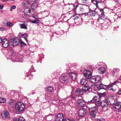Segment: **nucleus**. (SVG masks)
<instances>
[{
  "mask_svg": "<svg viewBox=\"0 0 121 121\" xmlns=\"http://www.w3.org/2000/svg\"><path fill=\"white\" fill-rule=\"evenodd\" d=\"M97 21L100 23L103 24L102 26L105 28H107L110 24V21L108 19H105L104 15H99Z\"/></svg>",
  "mask_w": 121,
  "mask_h": 121,
  "instance_id": "nucleus-1",
  "label": "nucleus"
},
{
  "mask_svg": "<svg viewBox=\"0 0 121 121\" xmlns=\"http://www.w3.org/2000/svg\"><path fill=\"white\" fill-rule=\"evenodd\" d=\"M6 57L13 62L15 61L22 62L24 60V57L22 56L21 55L16 57V56H15L14 54L11 55L10 56L7 55L6 56Z\"/></svg>",
  "mask_w": 121,
  "mask_h": 121,
  "instance_id": "nucleus-2",
  "label": "nucleus"
},
{
  "mask_svg": "<svg viewBox=\"0 0 121 121\" xmlns=\"http://www.w3.org/2000/svg\"><path fill=\"white\" fill-rule=\"evenodd\" d=\"M25 105L22 102H18L15 104V109L17 111L21 112L23 111L25 108Z\"/></svg>",
  "mask_w": 121,
  "mask_h": 121,
  "instance_id": "nucleus-3",
  "label": "nucleus"
},
{
  "mask_svg": "<svg viewBox=\"0 0 121 121\" xmlns=\"http://www.w3.org/2000/svg\"><path fill=\"white\" fill-rule=\"evenodd\" d=\"M101 78V77L99 75L92 76L90 82L92 83H97L100 81Z\"/></svg>",
  "mask_w": 121,
  "mask_h": 121,
  "instance_id": "nucleus-4",
  "label": "nucleus"
},
{
  "mask_svg": "<svg viewBox=\"0 0 121 121\" xmlns=\"http://www.w3.org/2000/svg\"><path fill=\"white\" fill-rule=\"evenodd\" d=\"M83 74L86 78L88 79H91L92 74L91 71L90 70L88 69L85 70L83 72Z\"/></svg>",
  "mask_w": 121,
  "mask_h": 121,
  "instance_id": "nucleus-5",
  "label": "nucleus"
},
{
  "mask_svg": "<svg viewBox=\"0 0 121 121\" xmlns=\"http://www.w3.org/2000/svg\"><path fill=\"white\" fill-rule=\"evenodd\" d=\"M19 43V39L16 38H13L10 41V43L13 46L17 45Z\"/></svg>",
  "mask_w": 121,
  "mask_h": 121,
  "instance_id": "nucleus-6",
  "label": "nucleus"
},
{
  "mask_svg": "<svg viewBox=\"0 0 121 121\" xmlns=\"http://www.w3.org/2000/svg\"><path fill=\"white\" fill-rule=\"evenodd\" d=\"M95 107H93L89 108V110L91 116L93 117H95L96 116L95 114L96 113L97 110Z\"/></svg>",
  "mask_w": 121,
  "mask_h": 121,
  "instance_id": "nucleus-7",
  "label": "nucleus"
},
{
  "mask_svg": "<svg viewBox=\"0 0 121 121\" xmlns=\"http://www.w3.org/2000/svg\"><path fill=\"white\" fill-rule=\"evenodd\" d=\"M109 100H105L101 102V106L103 108L107 107L108 105L112 104Z\"/></svg>",
  "mask_w": 121,
  "mask_h": 121,
  "instance_id": "nucleus-8",
  "label": "nucleus"
},
{
  "mask_svg": "<svg viewBox=\"0 0 121 121\" xmlns=\"http://www.w3.org/2000/svg\"><path fill=\"white\" fill-rule=\"evenodd\" d=\"M86 110L84 108H82L80 109L78 111V115L80 117H84L86 115Z\"/></svg>",
  "mask_w": 121,
  "mask_h": 121,
  "instance_id": "nucleus-9",
  "label": "nucleus"
},
{
  "mask_svg": "<svg viewBox=\"0 0 121 121\" xmlns=\"http://www.w3.org/2000/svg\"><path fill=\"white\" fill-rule=\"evenodd\" d=\"M55 121H64L63 114L59 113L57 114L55 117Z\"/></svg>",
  "mask_w": 121,
  "mask_h": 121,
  "instance_id": "nucleus-10",
  "label": "nucleus"
},
{
  "mask_svg": "<svg viewBox=\"0 0 121 121\" xmlns=\"http://www.w3.org/2000/svg\"><path fill=\"white\" fill-rule=\"evenodd\" d=\"M9 42L6 39H3L2 44L4 47L7 48L9 46Z\"/></svg>",
  "mask_w": 121,
  "mask_h": 121,
  "instance_id": "nucleus-11",
  "label": "nucleus"
},
{
  "mask_svg": "<svg viewBox=\"0 0 121 121\" xmlns=\"http://www.w3.org/2000/svg\"><path fill=\"white\" fill-rule=\"evenodd\" d=\"M70 78L73 81H74L76 78L77 75V74L75 73L70 72H68Z\"/></svg>",
  "mask_w": 121,
  "mask_h": 121,
  "instance_id": "nucleus-12",
  "label": "nucleus"
},
{
  "mask_svg": "<svg viewBox=\"0 0 121 121\" xmlns=\"http://www.w3.org/2000/svg\"><path fill=\"white\" fill-rule=\"evenodd\" d=\"M68 77L65 75L62 76L60 78V81L64 83H66L68 81Z\"/></svg>",
  "mask_w": 121,
  "mask_h": 121,
  "instance_id": "nucleus-13",
  "label": "nucleus"
},
{
  "mask_svg": "<svg viewBox=\"0 0 121 121\" xmlns=\"http://www.w3.org/2000/svg\"><path fill=\"white\" fill-rule=\"evenodd\" d=\"M73 99L74 100L73 98L72 97V98L70 96L68 98L66 99L67 100V101H68V103L71 106H73V104H74V103H73L72 101Z\"/></svg>",
  "mask_w": 121,
  "mask_h": 121,
  "instance_id": "nucleus-14",
  "label": "nucleus"
},
{
  "mask_svg": "<svg viewBox=\"0 0 121 121\" xmlns=\"http://www.w3.org/2000/svg\"><path fill=\"white\" fill-rule=\"evenodd\" d=\"M78 103L79 105L82 107L86 105L85 101L82 99L79 100L78 101Z\"/></svg>",
  "mask_w": 121,
  "mask_h": 121,
  "instance_id": "nucleus-15",
  "label": "nucleus"
},
{
  "mask_svg": "<svg viewBox=\"0 0 121 121\" xmlns=\"http://www.w3.org/2000/svg\"><path fill=\"white\" fill-rule=\"evenodd\" d=\"M71 17L72 19H73L75 23H77V24H79V22L78 21L79 19L78 16L75 15L72 16Z\"/></svg>",
  "mask_w": 121,
  "mask_h": 121,
  "instance_id": "nucleus-16",
  "label": "nucleus"
},
{
  "mask_svg": "<svg viewBox=\"0 0 121 121\" xmlns=\"http://www.w3.org/2000/svg\"><path fill=\"white\" fill-rule=\"evenodd\" d=\"M106 71L105 68L103 67H101L98 69V72L100 74L104 73Z\"/></svg>",
  "mask_w": 121,
  "mask_h": 121,
  "instance_id": "nucleus-17",
  "label": "nucleus"
},
{
  "mask_svg": "<svg viewBox=\"0 0 121 121\" xmlns=\"http://www.w3.org/2000/svg\"><path fill=\"white\" fill-rule=\"evenodd\" d=\"M114 104V107L117 109H119L121 108V102H118Z\"/></svg>",
  "mask_w": 121,
  "mask_h": 121,
  "instance_id": "nucleus-18",
  "label": "nucleus"
},
{
  "mask_svg": "<svg viewBox=\"0 0 121 121\" xmlns=\"http://www.w3.org/2000/svg\"><path fill=\"white\" fill-rule=\"evenodd\" d=\"M4 114L5 118L8 119H10V118L9 115V113L6 109H4Z\"/></svg>",
  "mask_w": 121,
  "mask_h": 121,
  "instance_id": "nucleus-19",
  "label": "nucleus"
},
{
  "mask_svg": "<svg viewBox=\"0 0 121 121\" xmlns=\"http://www.w3.org/2000/svg\"><path fill=\"white\" fill-rule=\"evenodd\" d=\"M29 4L30 2L28 0H25L22 3V4L24 7L26 8L28 7Z\"/></svg>",
  "mask_w": 121,
  "mask_h": 121,
  "instance_id": "nucleus-20",
  "label": "nucleus"
},
{
  "mask_svg": "<svg viewBox=\"0 0 121 121\" xmlns=\"http://www.w3.org/2000/svg\"><path fill=\"white\" fill-rule=\"evenodd\" d=\"M31 8L33 10H35L38 7V4L35 2H34L31 4Z\"/></svg>",
  "mask_w": 121,
  "mask_h": 121,
  "instance_id": "nucleus-21",
  "label": "nucleus"
},
{
  "mask_svg": "<svg viewBox=\"0 0 121 121\" xmlns=\"http://www.w3.org/2000/svg\"><path fill=\"white\" fill-rule=\"evenodd\" d=\"M98 12H96L95 11L91 10L89 13V15L90 16H94L98 14Z\"/></svg>",
  "mask_w": 121,
  "mask_h": 121,
  "instance_id": "nucleus-22",
  "label": "nucleus"
},
{
  "mask_svg": "<svg viewBox=\"0 0 121 121\" xmlns=\"http://www.w3.org/2000/svg\"><path fill=\"white\" fill-rule=\"evenodd\" d=\"M75 95L78 96L82 94V92L81 90L79 89H76L75 90Z\"/></svg>",
  "mask_w": 121,
  "mask_h": 121,
  "instance_id": "nucleus-23",
  "label": "nucleus"
},
{
  "mask_svg": "<svg viewBox=\"0 0 121 121\" xmlns=\"http://www.w3.org/2000/svg\"><path fill=\"white\" fill-rule=\"evenodd\" d=\"M68 23L69 25H71L72 26L73 25L75 22L74 20L72 19L71 17L70 19L68 20Z\"/></svg>",
  "mask_w": 121,
  "mask_h": 121,
  "instance_id": "nucleus-24",
  "label": "nucleus"
},
{
  "mask_svg": "<svg viewBox=\"0 0 121 121\" xmlns=\"http://www.w3.org/2000/svg\"><path fill=\"white\" fill-rule=\"evenodd\" d=\"M107 86V90H112L113 91H115V90H114L112 88L113 86L112 84L110 83L109 85H106Z\"/></svg>",
  "mask_w": 121,
  "mask_h": 121,
  "instance_id": "nucleus-25",
  "label": "nucleus"
},
{
  "mask_svg": "<svg viewBox=\"0 0 121 121\" xmlns=\"http://www.w3.org/2000/svg\"><path fill=\"white\" fill-rule=\"evenodd\" d=\"M87 82V81L85 79H82L80 81V83L81 85H85Z\"/></svg>",
  "mask_w": 121,
  "mask_h": 121,
  "instance_id": "nucleus-26",
  "label": "nucleus"
},
{
  "mask_svg": "<svg viewBox=\"0 0 121 121\" xmlns=\"http://www.w3.org/2000/svg\"><path fill=\"white\" fill-rule=\"evenodd\" d=\"M20 26L22 29H23L26 30L27 29V24L25 23L20 24Z\"/></svg>",
  "mask_w": 121,
  "mask_h": 121,
  "instance_id": "nucleus-27",
  "label": "nucleus"
},
{
  "mask_svg": "<svg viewBox=\"0 0 121 121\" xmlns=\"http://www.w3.org/2000/svg\"><path fill=\"white\" fill-rule=\"evenodd\" d=\"M99 88L100 89L107 90V86L106 85L101 84L99 86Z\"/></svg>",
  "mask_w": 121,
  "mask_h": 121,
  "instance_id": "nucleus-28",
  "label": "nucleus"
},
{
  "mask_svg": "<svg viewBox=\"0 0 121 121\" xmlns=\"http://www.w3.org/2000/svg\"><path fill=\"white\" fill-rule=\"evenodd\" d=\"M97 98L96 96L94 97L92 100L88 102V103L89 104L95 103L96 101L97 100Z\"/></svg>",
  "mask_w": 121,
  "mask_h": 121,
  "instance_id": "nucleus-29",
  "label": "nucleus"
},
{
  "mask_svg": "<svg viewBox=\"0 0 121 121\" xmlns=\"http://www.w3.org/2000/svg\"><path fill=\"white\" fill-rule=\"evenodd\" d=\"M82 5L87 6L89 4L88 0H82Z\"/></svg>",
  "mask_w": 121,
  "mask_h": 121,
  "instance_id": "nucleus-30",
  "label": "nucleus"
},
{
  "mask_svg": "<svg viewBox=\"0 0 121 121\" xmlns=\"http://www.w3.org/2000/svg\"><path fill=\"white\" fill-rule=\"evenodd\" d=\"M101 102L99 101L98 99H97V100L96 101L95 103V104L96 106L97 107H98L101 106Z\"/></svg>",
  "mask_w": 121,
  "mask_h": 121,
  "instance_id": "nucleus-31",
  "label": "nucleus"
},
{
  "mask_svg": "<svg viewBox=\"0 0 121 121\" xmlns=\"http://www.w3.org/2000/svg\"><path fill=\"white\" fill-rule=\"evenodd\" d=\"M82 89L85 92H86L90 89V87L88 86H85L82 88Z\"/></svg>",
  "mask_w": 121,
  "mask_h": 121,
  "instance_id": "nucleus-32",
  "label": "nucleus"
},
{
  "mask_svg": "<svg viewBox=\"0 0 121 121\" xmlns=\"http://www.w3.org/2000/svg\"><path fill=\"white\" fill-rule=\"evenodd\" d=\"M53 90V87L51 86H49L47 88V91L48 92H52Z\"/></svg>",
  "mask_w": 121,
  "mask_h": 121,
  "instance_id": "nucleus-33",
  "label": "nucleus"
},
{
  "mask_svg": "<svg viewBox=\"0 0 121 121\" xmlns=\"http://www.w3.org/2000/svg\"><path fill=\"white\" fill-rule=\"evenodd\" d=\"M21 36H22V38H23L26 42L28 41V40L26 38L28 37L27 34H22Z\"/></svg>",
  "mask_w": 121,
  "mask_h": 121,
  "instance_id": "nucleus-34",
  "label": "nucleus"
},
{
  "mask_svg": "<svg viewBox=\"0 0 121 121\" xmlns=\"http://www.w3.org/2000/svg\"><path fill=\"white\" fill-rule=\"evenodd\" d=\"M99 97L101 98L105 96L106 95V93L105 92L103 93H99Z\"/></svg>",
  "mask_w": 121,
  "mask_h": 121,
  "instance_id": "nucleus-35",
  "label": "nucleus"
},
{
  "mask_svg": "<svg viewBox=\"0 0 121 121\" xmlns=\"http://www.w3.org/2000/svg\"><path fill=\"white\" fill-rule=\"evenodd\" d=\"M6 100L4 98L0 97V103H2L5 102Z\"/></svg>",
  "mask_w": 121,
  "mask_h": 121,
  "instance_id": "nucleus-36",
  "label": "nucleus"
},
{
  "mask_svg": "<svg viewBox=\"0 0 121 121\" xmlns=\"http://www.w3.org/2000/svg\"><path fill=\"white\" fill-rule=\"evenodd\" d=\"M6 25L7 26L11 27L13 26V24L11 22H7Z\"/></svg>",
  "mask_w": 121,
  "mask_h": 121,
  "instance_id": "nucleus-37",
  "label": "nucleus"
},
{
  "mask_svg": "<svg viewBox=\"0 0 121 121\" xmlns=\"http://www.w3.org/2000/svg\"><path fill=\"white\" fill-rule=\"evenodd\" d=\"M30 22L32 23L37 24L39 22V21L38 20V19L36 20L32 21L31 20H30Z\"/></svg>",
  "mask_w": 121,
  "mask_h": 121,
  "instance_id": "nucleus-38",
  "label": "nucleus"
},
{
  "mask_svg": "<svg viewBox=\"0 0 121 121\" xmlns=\"http://www.w3.org/2000/svg\"><path fill=\"white\" fill-rule=\"evenodd\" d=\"M19 43H20L21 45L22 46H25L26 45V44L24 43L21 39H19Z\"/></svg>",
  "mask_w": 121,
  "mask_h": 121,
  "instance_id": "nucleus-39",
  "label": "nucleus"
},
{
  "mask_svg": "<svg viewBox=\"0 0 121 121\" xmlns=\"http://www.w3.org/2000/svg\"><path fill=\"white\" fill-rule=\"evenodd\" d=\"M54 85L55 86L56 88H58L59 89L60 88V85L59 83H55Z\"/></svg>",
  "mask_w": 121,
  "mask_h": 121,
  "instance_id": "nucleus-40",
  "label": "nucleus"
},
{
  "mask_svg": "<svg viewBox=\"0 0 121 121\" xmlns=\"http://www.w3.org/2000/svg\"><path fill=\"white\" fill-rule=\"evenodd\" d=\"M18 119L19 121H25V119L22 116H20Z\"/></svg>",
  "mask_w": 121,
  "mask_h": 121,
  "instance_id": "nucleus-41",
  "label": "nucleus"
},
{
  "mask_svg": "<svg viewBox=\"0 0 121 121\" xmlns=\"http://www.w3.org/2000/svg\"><path fill=\"white\" fill-rule=\"evenodd\" d=\"M24 13H30L31 12V10L29 9H25L24 11Z\"/></svg>",
  "mask_w": 121,
  "mask_h": 121,
  "instance_id": "nucleus-42",
  "label": "nucleus"
},
{
  "mask_svg": "<svg viewBox=\"0 0 121 121\" xmlns=\"http://www.w3.org/2000/svg\"><path fill=\"white\" fill-rule=\"evenodd\" d=\"M95 2H96L95 5H96V7H97L98 8L99 7V6H98V4L99 3H101L102 2L101 1H98L96 0H95Z\"/></svg>",
  "mask_w": 121,
  "mask_h": 121,
  "instance_id": "nucleus-43",
  "label": "nucleus"
},
{
  "mask_svg": "<svg viewBox=\"0 0 121 121\" xmlns=\"http://www.w3.org/2000/svg\"><path fill=\"white\" fill-rule=\"evenodd\" d=\"M78 5L77 4H76V5H74L73 6V7L74 8L73 10V11L74 12H76V10L77 8V7H78Z\"/></svg>",
  "mask_w": 121,
  "mask_h": 121,
  "instance_id": "nucleus-44",
  "label": "nucleus"
},
{
  "mask_svg": "<svg viewBox=\"0 0 121 121\" xmlns=\"http://www.w3.org/2000/svg\"><path fill=\"white\" fill-rule=\"evenodd\" d=\"M100 11L101 12V15H104V12L103 9H99Z\"/></svg>",
  "mask_w": 121,
  "mask_h": 121,
  "instance_id": "nucleus-45",
  "label": "nucleus"
},
{
  "mask_svg": "<svg viewBox=\"0 0 121 121\" xmlns=\"http://www.w3.org/2000/svg\"><path fill=\"white\" fill-rule=\"evenodd\" d=\"M16 8V7L15 6L13 5L11 6L10 9V11H12L13 9H14Z\"/></svg>",
  "mask_w": 121,
  "mask_h": 121,
  "instance_id": "nucleus-46",
  "label": "nucleus"
},
{
  "mask_svg": "<svg viewBox=\"0 0 121 121\" xmlns=\"http://www.w3.org/2000/svg\"><path fill=\"white\" fill-rule=\"evenodd\" d=\"M31 73L30 72H29L28 73H26V76L27 77H29L30 78L31 76V75H30Z\"/></svg>",
  "mask_w": 121,
  "mask_h": 121,
  "instance_id": "nucleus-47",
  "label": "nucleus"
},
{
  "mask_svg": "<svg viewBox=\"0 0 121 121\" xmlns=\"http://www.w3.org/2000/svg\"><path fill=\"white\" fill-rule=\"evenodd\" d=\"M114 70H115L116 72H119L120 71V70L119 69L116 68L114 69Z\"/></svg>",
  "mask_w": 121,
  "mask_h": 121,
  "instance_id": "nucleus-48",
  "label": "nucleus"
},
{
  "mask_svg": "<svg viewBox=\"0 0 121 121\" xmlns=\"http://www.w3.org/2000/svg\"><path fill=\"white\" fill-rule=\"evenodd\" d=\"M116 72L114 70V69H113L112 71V76H114Z\"/></svg>",
  "mask_w": 121,
  "mask_h": 121,
  "instance_id": "nucleus-49",
  "label": "nucleus"
},
{
  "mask_svg": "<svg viewBox=\"0 0 121 121\" xmlns=\"http://www.w3.org/2000/svg\"><path fill=\"white\" fill-rule=\"evenodd\" d=\"M118 82V81L117 80H116L115 82H114L113 83H112V85L113 86L116 85V84Z\"/></svg>",
  "mask_w": 121,
  "mask_h": 121,
  "instance_id": "nucleus-50",
  "label": "nucleus"
},
{
  "mask_svg": "<svg viewBox=\"0 0 121 121\" xmlns=\"http://www.w3.org/2000/svg\"><path fill=\"white\" fill-rule=\"evenodd\" d=\"M13 121H19L18 119L17 118H14L13 119Z\"/></svg>",
  "mask_w": 121,
  "mask_h": 121,
  "instance_id": "nucleus-51",
  "label": "nucleus"
},
{
  "mask_svg": "<svg viewBox=\"0 0 121 121\" xmlns=\"http://www.w3.org/2000/svg\"><path fill=\"white\" fill-rule=\"evenodd\" d=\"M82 15H84V16H86L88 15V13H83L82 14Z\"/></svg>",
  "mask_w": 121,
  "mask_h": 121,
  "instance_id": "nucleus-52",
  "label": "nucleus"
},
{
  "mask_svg": "<svg viewBox=\"0 0 121 121\" xmlns=\"http://www.w3.org/2000/svg\"><path fill=\"white\" fill-rule=\"evenodd\" d=\"M118 95H121V89H120L118 91Z\"/></svg>",
  "mask_w": 121,
  "mask_h": 121,
  "instance_id": "nucleus-53",
  "label": "nucleus"
},
{
  "mask_svg": "<svg viewBox=\"0 0 121 121\" xmlns=\"http://www.w3.org/2000/svg\"><path fill=\"white\" fill-rule=\"evenodd\" d=\"M5 30V29L3 27H0V30L1 31H2L4 30Z\"/></svg>",
  "mask_w": 121,
  "mask_h": 121,
  "instance_id": "nucleus-54",
  "label": "nucleus"
},
{
  "mask_svg": "<svg viewBox=\"0 0 121 121\" xmlns=\"http://www.w3.org/2000/svg\"><path fill=\"white\" fill-rule=\"evenodd\" d=\"M64 121H70V120L67 118H66L64 120Z\"/></svg>",
  "mask_w": 121,
  "mask_h": 121,
  "instance_id": "nucleus-55",
  "label": "nucleus"
},
{
  "mask_svg": "<svg viewBox=\"0 0 121 121\" xmlns=\"http://www.w3.org/2000/svg\"><path fill=\"white\" fill-rule=\"evenodd\" d=\"M29 103L30 104V105H32L34 103V102L33 101H31V102H30V101H29Z\"/></svg>",
  "mask_w": 121,
  "mask_h": 121,
  "instance_id": "nucleus-56",
  "label": "nucleus"
},
{
  "mask_svg": "<svg viewBox=\"0 0 121 121\" xmlns=\"http://www.w3.org/2000/svg\"><path fill=\"white\" fill-rule=\"evenodd\" d=\"M80 10L81 11H84V9L82 8L81 7L80 8Z\"/></svg>",
  "mask_w": 121,
  "mask_h": 121,
  "instance_id": "nucleus-57",
  "label": "nucleus"
},
{
  "mask_svg": "<svg viewBox=\"0 0 121 121\" xmlns=\"http://www.w3.org/2000/svg\"><path fill=\"white\" fill-rule=\"evenodd\" d=\"M95 121H102L101 120L99 119H96Z\"/></svg>",
  "mask_w": 121,
  "mask_h": 121,
  "instance_id": "nucleus-58",
  "label": "nucleus"
},
{
  "mask_svg": "<svg viewBox=\"0 0 121 121\" xmlns=\"http://www.w3.org/2000/svg\"><path fill=\"white\" fill-rule=\"evenodd\" d=\"M3 6L1 5H0V9H3Z\"/></svg>",
  "mask_w": 121,
  "mask_h": 121,
  "instance_id": "nucleus-59",
  "label": "nucleus"
},
{
  "mask_svg": "<svg viewBox=\"0 0 121 121\" xmlns=\"http://www.w3.org/2000/svg\"><path fill=\"white\" fill-rule=\"evenodd\" d=\"M2 40L3 39H2L0 37V43H2Z\"/></svg>",
  "mask_w": 121,
  "mask_h": 121,
  "instance_id": "nucleus-60",
  "label": "nucleus"
},
{
  "mask_svg": "<svg viewBox=\"0 0 121 121\" xmlns=\"http://www.w3.org/2000/svg\"><path fill=\"white\" fill-rule=\"evenodd\" d=\"M119 80L121 81V75L119 78Z\"/></svg>",
  "mask_w": 121,
  "mask_h": 121,
  "instance_id": "nucleus-61",
  "label": "nucleus"
},
{
  "mask_svg": "<svg viewBox=\"0 0 121 121\" xmlns=\"http://www.w3.org/2000/svg\"><path fill=\"white\" fill-rule=\"evenodd\" d=\"M70 68V67H69L67 69H68V70Z\"/></svg>",
  "mask_w": 121,
  "mask_h": 121,
  "instance_id": "nucleus-62",
  "label": "nucleus"
},
{
  "mask_svg": "<svg viewBox=\"0 0 121 121\" xmlns=\"http://www.w3.org/2000/svg\"><path fill=\"white\" fill-rule=\"evenodd\" d=\"M93 86H94V87H96V86H95V85H94L92 86V87H93Z\"/></svg>",
  "mask_w": 121,
  "mask_h": 121,
  "instance_id": "nucleus-63",
  "label": "nucleus"
},
{
  "mask_svg": "<svg viewBox=\"0 0 121 121\" xmlns=\"http://www.w3.org/2000/svg\"><path fill=\"white\" fill-rule=\"evenodd\" d=\"M4 1H7L8 0H3Z\"/></svg>",
  "mask_w": 121,
  "mask_h": 121,
  "instance_id": "nucleus-64",
  "label": "nucleus"
}]
</instances>
